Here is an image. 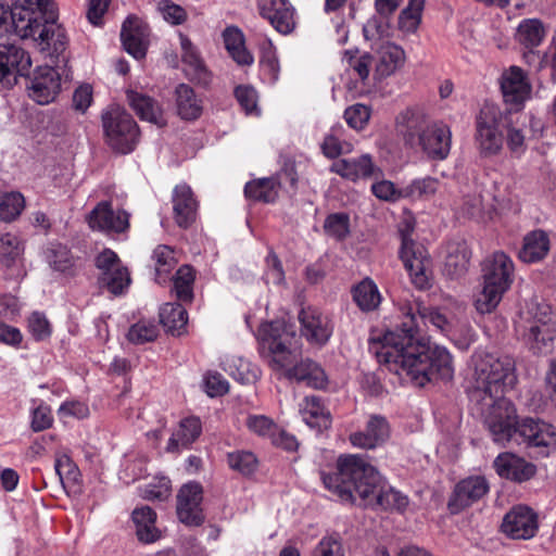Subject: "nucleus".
<instances>
[{"label": "nucleus", "mask_w": 556, "mask_h": 556, "mask_svg": "<svg viewBox=\"0 0 556 556\" xmlns=\"http://www.w3.org/2000/svg\"><path fill=\"white\" fill-rule=\"evenodd\" d=\"M472 365L467 394L492 440L502 445L511 441L526 444L543 456L555 451L556 427L531 417L519 420L515 405L503 395L518 381L515 359L478 352L472 356Z\"/></svg>", "instance_id": "1"}, {"label": "nucleus", "mask_w": 556, "mask_h": 556, "mask_svg": "<svg viewBox=\"0 0 556 556\" xmlns=\"http://www.w3.org/2000/svg\"><path fill=\"white\" fill-rule=\"evenodd\" d=\"M376 357L390 371L405 376L417 387H425L433 380H451L454 375L448 351L432 346L418 336L416 316L413 314L405 316L399 330L384 334Z\"/></svg>", "instance_id": "2"}, {"label": "nucleus", "mask_w": 556, "mask_h": 556, "mask_svg": "<svg viewBox=\"0 0 556 556\" xmlns=\"http://www.w3.org/2000/svg\"><path fill=\"white\" fill-rule=\"evenodd\" d=\"M321 480L342 503L397 511L408 506V497L387 485L379 471L358 455H340L336 471H323Z\"/></svg>", "instance_id": "3"}, {"label": "nucleus", "mask_w": 556, "mask_h": 556, "mask_svg": "<svg viewBox=\"0 0 556 556\" xmlns=\"http://www.w3.org/2000/svg\"><path fill=\"white\" fill-rule=\"evenodd\" d=\"M261 353L270 358L274 369L288 368L286 376L307 387L321 389L327 383L324 369L314 361L306 358L298 363L301 344L292 326L283 320L264 323L257 331Z\"/></svg>", "instance_id": "4"}, {"label": "nucleus", "mask_w": 556, "mask_h": 556, "mask_svg": "<svg viewBox=\"0 0 556 556\" xmlns=\"http://www.w3.org/2000/svg\"><path fill=\"white\" fill-rule=\"evenodd\" d=\"M58 11L53 0H48L33 11L28 8L17 7L10 12H2L0 16V35L11 30L22 39L34 38L52 48L53 52L61 53L67 42L65 33L56 25Z\"/></svg>", "instance_id": "5"}, {"label": "nucleus", "mask_w": 556, "mask_h": 556, "mask_svg": "<svg viewBox=\"0 0 556 556\" xmlns=\"http://www.w3.org/2000/svg\"><path fill=\"white\" fill-rule=\"evenodd\" d=\"M404 143L419 148L431 160H445L451 151L452 132L443 122L431 119L422 110L407 108L395 119Z\"/></svg>", "instance_id": "6"}, {"label": "nucleus", "mask_w": 556, "mask_h": 556, "mask_svg": "<svg viewBox=\"0 0 556 556\" xmlns=\"http://www.w3.org/2000/svg\"><path fill=\"white\" fill-rule=\"evenodd\" d=\"M514 264L504 252H494L482 264L483 287L475 305L479 313L488 314L496 308L503 294L513 282Z\"/></svg>", "instance_id": "7"}, {"label": "nucleus", "mask_w": 556, "mask_h": 556, "mask_svg": "<svg viewBox=\"0 0 556 556\" xmlns=\"http://www.w3.org/2000/svg\"><path fill=\"white\" fill-rule=\"evenodd\" d=\"M102 126L109 146L119 153L131 152L138 143L139 127L132 116L119 105H110L102 113Z\"/></svg>", "instance_id": "8"}, {"label": "nucleus", "mask_w": 556, "mask_h": 556, "mask_svg": "<svg viewBox=\"0 0 556 556\" xmlns=\"http://www.w3.org/2000/svg\"><path fill=\"white\" fill-rule=\"evenodd\" d=\"M413 230L414 225L410 219H404L399 229L402 241L400 257L415 287L426 289L429 287L428 273L431 261L427 249L410 238Z\"/></svg>", "instance_id": "9"}, {"label": "nucleus", "mask_w": 556, "mask_h": 556, "mask_svg": "<svg viewBox=\"0 0 556 556\" xmlns=\"http://www.w3.org/2000/svg\"><path fill=\"white\" fill-rule=\"evenodd\" d=\"M504 113L494 104L485 103L476 118V142L480 154L484 157L501 152L504 136L501 127L505 125Z\"/></svg>", "instance_id": "10"}, {"label": "nucleus", "mask_w": 556, "mask_h": 556, "mask_svg": "<svg viewBox=\"0 0 556 556\" xmlns=\"http://www.w3.org/2000/svg\"><path fill=\"white\" fill-rule=\"evenodd\" d=\"M31 60L28 53L16 45H0V87L11 88L17 76L29 73Z\"/></svg>", "instance_id": "11"}, {"label": "nucleus", "mask_w": 556, "mask_h": 556, "mask_svg": "<svg viewBox=\"0 0 556 556\" xmlns=\"http://www.w3.org/2000/svg\"><path fill=\"white\" fill-rule=\"evenodd\" d=\"M203 489L198 482L184 484L177 494L176 513L178 520L187 527H199L204 520L201 503Z\"/></svg>", "instance_id": "12"}, {"label": "nucleus", "mask_w": 556, "mask_h": 556, "mask_svg": "<svg viewBox=\"0 0 556 556\" xmlns=\"http://www.w3.org/2000/svg\"><path fill=\"white\" fill-rule=\"evenodd\" d=\"M490 485L483 476H470L456 483L447 502L451 514H459L489 492Z\"/></svg>", "instance_id": "13"}, {"label": "nucleus", "mask_w": 556, "mask_h": 556, "mask_svg": "<svg viewBox=\"0 0 556 556\" xmlns=\"http://www.w3.org/2000/svg\"><path fill=\"white\" fill-rule=\"evenodd\" d=\"M298 320L301 326V337L305 338L309 344L323 346L329 341L332 326L329 318L318 308L312 306L301 308Z\"/></svg>", "instance_id": "14"}, {"label": "nucleus", "mask_w": 556, "mask_h": 556, "mask_svg": "<svg viewBox=\"0 0 556 556\" xmlns=\"http://www.w3.org/2000/svg\"><path fill=\"white\" fill-rule=\"evenodd\" d=\"M538 529V515L532 508L525 505L514 506L502 522L503 532L515 540L531 539Z\"/></svg>", "instance_id": "15"}, {"label": "nucleus", "mask_w": 556, "mask_h": 556, "mask_svg": "<svg viewBox=\"0 0 556 556\" xmlns=\"http://www.w3.org/2000/svg\"><path fill=\"white\" fill-rule=\"evenodd\" d=\"M260 15L281 35L295 28L294 8L289 0H256Z\"/></svg>", "instance_id": "16"}, {"label": "nucleus", "mask_w": 556, "mask_h": 556, "mask_svg": "<svg viewBox=\"0 0 556 556\" xmlns=\"http://www.w3.org/2000/svg\"><path fill=\"white\" fill-rule=\"evenodd\" d=\"M179 38L185 75L190 81L204 88L208 87L213 80V74L205 65L200 51L186 35L180 34Z\"/></svg>", "instance_id": "17"}, {"label": "nucleus", "mask_w": 556, "mask_h": 556, "mask_svg": "<svg viewBox=\"0 0 556 556\" xmlns=\"http://www.w3.org/2000/svg\"><path fill=\"white\" fill-rule=\"evenodd\" d=\"M501 90L505 103L513 105L515 110H519L530 96L531 85L522 68L510 66L501 76Z\"/></svg>", "instance_id": "18"}, {"label": "nucleus", "mask_w": 556, "mask_h": 556, "mask_svg": "<svg viewBox=\"0 0 556 556\" xmlns=\"http://www.w3.org/2000/svg\"><path fill=\"white\" fill-rule=\"evenodd\" d=\"M90 228L106 232H124L129 227V214L126 211H113L111 203L100 202L87 217Z\"/></svg>", "instance_id": "19"}, {"label": "nucleus", "mask_w": 556, "mask_h": 556, "mask_svg": "<svg viewBox=\"0 0 556 556\" xmlns=\"http://www.w3.org/2000/svg\"><path fill=\"white\" fill-rule=\"evenodd\" d=\"M149 26L135 15L128 16L123 23L121 39L125 50L135 59H142L149 46Z\"/></svg>", "instance_id": "20"}, {"label": "nucleus", "mask_w": 556, "mask_h": 556, "mask_svg": "<svg viewBox=\"0 0 556 556\" xmlns=\"http://www.w3.org/2000/svg\"><path fill=\"white\" fill-rule=\"evenodd\" d=\"M517 325H536L543 327L542 341L547 342L556 336V313L552 306L543 301L532 299L527 302L526 307L520 312V320Z\"/></svg>", "instance_id": "21"}, {"label": "nucleus", "mask_w": 556, "mask_h": 556, "mask_svg": "<svg viewBox=\"0 0 556 556\" xmlns=\"http://www.w3.org/2000/svg\"><path fill=\"white\" fill-rule=\"evenodd\" d=\"M389 421L382 415H370L364 431H357L350 435L353 446L371 450L383 444L390 438Z\"/></svg>", "instance_id": "22"}, {"label": "nucleus", "mask_w": 556, "mask_h": 556, "mask_svg": "<svg viewBox=\"0 0 556 556\" xmlns=\"http://www.w3.org/2000/svg\"><path fill=\"white\" fill-rule=\"evenodd\" d=\"M60 88V74L51 66H41L36 71L28 90L37 103L48 104L55 99Z\"/></svg>", "instance_id": "23"}, {"label": "nucleus", "mask_w": 556, "mask_h": 556, "mask_svg": "<svg viewBox=\"0 0 556 556\" xmlns=\"http://www.w3.org/2000/svg\"><path fill=\"white\" fill-rule=\"evenodd\" d=\"M494 468L502 478L523 482L530 480L536 472V467L513 453H502L494 460Z\"/></svg>", "instance_id": "24"}, {"label": "nucleus", "mask_w": 556, "mask_h": 556, "mask_svg": "<svg viewBox=\"0 0 556 556\" xmlns=\"http://www.w3.org/2000/svg\"><path fill=\"white\" fill-rule=\"evenodd\" d=\"M135 534L142 544H153L163 538V531L156 525L157 515L149 506L136 507L131 513Z\"/></svg>", "instance_id": "25"}, {"label": "nucleus", "mask_w": 556, "mask_h": 556, "mask_svg": "<svg viewBox=\"0 0 556 556\" xmlns=\"http://www.w3.org/2000/svg\"><path fill=\"white\" fill-rule=\"evenodd\" d=\"M330 172L352 181L370 178L381 173L379 167L372 163L369 154H363L357 159L339 160L332 163Z\"/></svg>", "instance_id": "26"}, {"label": "nucleus", "mask_w": 556, "mask_h": 556, "mask_svg": "<svg viewBox=\"0 0 556 556\" xmlns=\"http://www.w3.org/2000/svg\"><path fill=\"white\" fill-rule=\"evenodd\" d=\"M198 203L191 188L187 185L176 186L173 192V211L176 224L188 228L197 217Z\"/></svg>", "instance_id": "27"}, {"label": "nucleus", "mask_w": 556, "mask_h": 556, "mask_svg": "<svg viewBox=\"0 0 556 556\" xmlns=\"http://www.w3.org/2000/svg\"><path fill=\"white\" fill-rule=\"evenodd\" d=\"M126 98L128 104L140 119L150 122L157 126H163L165 124L163 110L159 102L152 97L135 90H127Z\"/></svg>", "instance_id": "28"}, {"label": "nucleus", "mask_w": 556, "mask_h": 556, "mask_svg": "<svg viewBox=\"0 0 556 556\" xmlns=\"http://www.w3.org/2000/svg\"><path fill=\"white\" fill-rule=\"evenodd\" d=\"M202 432L201 420L198 417H187L179 421L178 428L172 433L166 451L178 453L189 448Z\"/></svg>", "instance_id": "29"}, {"label": "nucleus", "mask_w": 556, "mask_h": 556, "mask_svg": "<svg viewBox=\"0 0 556 556\" xmlns=\"http://www.w3.org/2000/svg\"><path fill=\"white\" fill-rule=\"evenodd\" d=\"M549 249L551 241L547 232L536 229L525 236L519 258L525 263H536L546 257Z\"/></svg>", "instance_id": "30"}, {"label": "nucleus", "mask_w": 556, "mask_h": 556, "mask_svg": "<svg viewBox=\"0 0 556 556\" xmlns=\"http://www.w3.org/2000/svg\"><path fill=\"white\" fill-rule=\"evenodd\" d=\"M175 108L178 116L185 121L198 119L203 111L202 101L187 84H179L174 91Z\"/></svg>", "instance_id": "31"}, {"label": "nucleus", "mask_w": 556, "mask_h": 556, "mask_svg": "<svg viewBox=\"0 0 556 556\" xmlns=\"http://www.w3.org/2000/svg\"><path fill=\"white\" fill-rule=\"evenodd\" d=\"M300 412L303 421L317 432L327 430L331 426V414L317 396H306Z\"/></svg>", "instance_id": "32"}, {"label": "nucleus", "mask_w": 556, "mask_h": 556, "mask_svg": "<svg viewBox=\"0 0 556 556\" xmlns=\"http://www.w3.org/2000/svg\"><path fill=\"white\" fill-rule=\"evenodd\" d=\"M379 60L376 64L375 77L386 78L394 74L405 61L404 50L391 42L381 45L378 50Z\"/></svg>", "instance_id": "33"}, {"label": "nucleus", "mask_w": 556, "mask_h": 556, "mask_svg": "<svg viewBox=\"0 0 556 556\" xmlns=\"http://www.w3.org/2000/svg\"><path fill=\"white\" fill-rule=\"evenodd\" d=\"M471 252L465 241L451 242L447 245L444 270L452 277L463 276L469 268Z\"/></svg>", "instance_id": "34"}, {"label": "nucleus", "mask_w": 556, "mask_h": 556, "mask_svg": "<svg viewBox=\"0 0 556 556\" xmlns=\"http://www.w3.org/2000/svg\"><path fill=\"white\" fill-rule=\"evenodd\" d=\"M544 36L545 29L540 20L528 18L523 20L519 24L516 33V39L521 46L529 49L528 53H525V58L527 60L535 58L533 48L538 47L542 42Z\"/></svg>", "instance_id": "35"}, {"label": "nucleus", "mask_w": 556, "mask_h": 556, "mask_svg": "<svg viewBox=\"0 0 556 556\" xmlns=\"http://www.w3.org/2000/svg\"><path fill=\"white\" fill-rule=\"evenodd\" d=\"M160 320L172 334L180 336L188 321V313L180 303H166L160 309Z\"/></svg>", "instance_id": "36"}, {"label": "nucleus", "mask_w": 556, "mask_h": 556, "mask_svg": "<svg viewBox=\"0 0 556 556\" xmlns=\"http://www.w3.org/2000/svg\"><path fill=\"white\" fill-rule=\"evenodd\" d=\"M279 182L276 178H260L250 181L244 187L247 198L264 203H271L278 197Z\"/></svg>", "instance_id": "37"}, {"label": "nucleus", "mask_w": 556, "mask_h": 556, "mask_svg": "<svg viewBox=\"0 0 556 556\" xmlns=\"http://www.w3.org/2000/svg\"><path fill=\"white\" fill-rule=\"evenodd\" d=\"M353 300L364 312H370L378 307L381 302L380 292L376 283L366 278L352 289Z\"/></svg>", "instance_id": "38"}, {"label": "nucleus", "mask_w": 556, "mask_h": 556, "mask_svg": "<svg viewBox=\"0 0 556 556\" xmlns=\"http://www.w3.org/2000/svg\"><path fill=\"white\" fill-rule=\"evenodd\" d=\"M543 327L536 325H517V331L521 333L523 341L534 354H547L553 350L556 336L544 342Z\"/></svg>", "instance_id": "39"}, {"label": "nucleus", "mask_w": 556, "mask_h": 556, "mask_svg": "<svg viewBox=\"0 0 556 556\" xmlns=\"http://www.w3.org/2000/svg\"><path fill=\"white\" fill-rule=\"evenodd\" d=\"M194 278V270L189 265L179 267L173 277V292L180 302H192Z\"/></svg>", "instance_id": "40"}, {"label": "nucleus", "mask_w": 556, "mask_h": 556, "mask_svg": "<svg viewBox=\"0 0 556 556\" xmlns=\"http://www.w3.org/2000/svg\"><path fill=\"white\" fill-rule=\"evenodd\" d=\"M152 260L154 261L155 281L157 283L165 282L177 263L174 250L165 244L157 245L153 251Z\"/></svg>", "instance_id": "41"}, {"label": "nucleus", "mask_w": 556, "mask_h": 556, "mask_svg": "<svg viewBox=\"0 0 556 556\" xmlns=\"http://www.w3.org/2000/svg\"><path fill=\"white\" fill-rule=\"evenodd\" d=\"M225 370L235 380L239 381L242 384L254 383L261 377L260 368L242 358L231 359L227 362Z\"/></svg>", "instance_id": "42"}, {"label": "nucleus", "mask_w": 556, "mask_h": 556, "mask_svg": "<svg viewBox=\"0 0 556 556\" xmlns=\"http://www.w3.org/2000/svg\"><path fill=\"white\" fill-rule=\"evenodd\" d=\"M98 282L100 287L106 288L111 293L118 295L130 283V276L128 269L123 266L115 267L114 270L105 273L104 276H99Z\"/></svg>", "instance_id": "43"}, {"label": "nucleus", "mask_w": 556, "mask_h": 556, "mask_svg": "<svg viewBox=\"0 0 556 556\" xmlns=\"http://www.w3.org/2000/svg\"><path fill=\"white\" fill-rule=\"evenodd\" d=\"M23 247L18 238L12 233H5L0 238V262L7 268L15 265L21 257Z\"/></svg>", "instance_id": "44"}, {"label": "nucleus", "mask_w": 556, "mask_h": 556, "mask_svg": "<svg viewBox=\"0 0 556 556\" xmlns=\"http://www.w3.org/2000/svg\"><path fill=\"white\" fill-rule=\"evenodd\" d=\"M505 116V125L504 128L507 130L506 135V143L507 148L511 152V154L516 156H520L525 153L527 149L526 144V136L523 130L514 125L511 114H504Z\"/></svg>", "instance_id": "45"}, {"label": "nucleus", "mask_w": 556, "mask_h": 556, "mask_svg": "<svg viewBox=\"0 0 556 556\" xmlns=\"http://www.w3.org/2000/svg\"><path fill=\"white\" fill-rule=\"evenodd\" d=\"M25 207V199L20 192H10L0 201V219L12 222L17 218Z\"/></svg>", "instance_id": "46"}, {"label": "nucleus", "mask_w": 556, "mask_h": 556, "mask_svg": "<svg viewBox=\"0 0 556 556\" xmlns=\"http://www.w3.org/2000/svg\"><path fill=\"white\" fill-rule=\"evenodd\" d=\"M227 462L232 470L244 476L252 475L257 468V458L252 452L248 451L228 453Z\"/></svg>", "instance_id": "47"}, {"label": "nucleus", "mask_w": 556, "mask_h": 556, "mask_svg": "<svg viewBox=\"0 0 556 556\" xmlns=\"http://www.w3.org/2000/svg\"><path fill=\"white\" fill-rule=\"evenodd\" d=\"M438 185L439 181L432 177L416 179L402 189V194L412 199L429 198L437 192Z\"/></svg>", "instance_id": "48"}, {"label": "nucleus", "mask_w": 556, "mask_h": 556, "mask_svg": "<svg viewBox=\"0 0 556 556\" xmlns=\"http://www.w3.org/2000/svg\"><path fill=\"white\" fill-rule=\"evenodd\" d=\"M157 326L152 321L139 320L134 324L128 332L127 339L134 344H143L154 341L157 337Z\"/></svg>", "instance_id": "49"}, {"label": "nucleus", "mask_w": 556, "mask_h": 556, "mask_svg": "<svg viewBox=\"0 0 556 556\" xmlns=\"http://www.w3.org/2000/svg\"><path fill=\"white\" fill-rule=\"evenodd\" d=\"M324 230L338 240L344 239L350 232V217L346 213H333L326 217Z\"/></svg>", "instance_id": "50"}, {"label": "nucleus", "mask_w": 556, "mask_h": 556, "mask_svg": "<svg viewBox=\"0 0 556 556\" xmlns=\"http://www.w3.org/2000/svg\"><path fill=\"white\" fill-rule=\"evenodd\" d=\"M54 470L63 486L77 483L80 477L77 466L67 455L56 457Z\"/></svg>", "instance_id": "51"}, {"label": "nucleus", "mask_w": 556, "mask_h": 556, "mask_svg": "<svg viewBox=\"0 0 556 556\" xmlns=\"http://www.w3.org/2000/svg\"><path fill=\"white\" fill-rule=\"evenodd\" d=\"M313 556H344L341 535L338 532L324 535L314 548Z\"/></svg>", "instance_id": "52"}, {"label": "nucleus", "mask_w": 556, "mask_h": 556, "mask_svg": "<svg viewBox=\"0 0 556 556\" xmlns=\"http://www.w3.org/2000/svg\"><path fill=\"white\" fill-rule=\"evenodd\" d=\"M156 11L172 25H181L188 17L186 10L170 0H160L156 3Z\"/></svg>", "instance_id": "53"}, {"label": "nucleus", "mask_w": 556, "mask_h": 556, "mask_svg": "<svg viewBox=\"0 0 556 556\" xmlns=\"http://www.w3.org/2000/svg\"><path fill=\"white\" fill-rule=\"evenodd\" d=\"M425 0H409L407 7L401 12L400 23L407 30H414L420 23Z\"/></svg>", "instance_id": "54"}, {"label": "nucleus", "mask_w": 556, "mask_h": 556, "mask_svg": "<svg viewBox=\"0 0 556 556\" xmlns=\"http://www.w3.org/2000/svg\"><path fill=\"white\" fill-rule=\"evenodd\" d=\"M346 123L354 129H363L370 118V108L356 103L349 106L344 112Z\"/></svg>", "instance_id": "55"}, {"label": "nucleus", "mask_w": 556, "mask_h": 556, "mask_svg": "<svg viewBox=\"0 0 556 556\" xmlns=\"http://www.w3.org/2000/svg\"><path fill=\"white\" fill-rule=\"evenodd\" d=\"M28 330L31 336L41 341L50 337L51 326L47 317L38 312H34L28 318Z\"/></svg>", "instance_id": "56"}, {"label": "nucleus", "mask_w": 556, "mask_h": 556, "mask_svg": "<svg viewBox=\"0 0 556 556\" xmlns=\"http://www.w3.org/2000/svg\"><path fill=\"white\" fill-rule=\"evenodd\" d=\"M247 427L250 431L261 437L273 435L276 431V425L271 419L264 415H251L247 419Z\"/></svg>", "instance_id": "57"}, {"label": "nucleus", "mask_w": 556, "mask_h": 556, "mask_svg": "<svg viewBox=\"0 0 556 556\" xmlns=\"http://www.w3.org/2000/svg\"><path fill=\"white\" fill-rule=\"evenodd\" d=\"M372 193L380 200L395 202L401 198L402 189H396L394 184L390 180H380L371 186Z\"/></svg>", "instance_id": "58"}, {"label": "nucleus", "mask_w": 556, "mask_h": 556, "mask_svg": "<svg viewBox=\"0 0 556 556\" xmlns=\"http://www.w3.org/2000/svg\"><path fill=\"white\" fill-rule=\"evenodd\" d=\"M53 417L48 405L40 404L33 410L30 427L33 431L39 432L52 426Z\"/></svg>", "instance_id": "59"}, {"label": "nucleus", "mask_w": 556, "mask_h": 556, "mask_svg": "<svg viewBox=\"0 0 556 556\" xmlns=\"http://www.w3.org/2000/svg\"><path fill=\"white\" fill-rule=\"evenodd\" d=\"M235 97L248 114L256 110L257 94L254 88L250 86H238L235 89Z\"/></svg>", "instance_id": "60"}, {"label": "nucleus", "mask_w": 556, "mask_h": 556, "mask_svg": "<svg viewBox=\"0 0 556 556\" xmlns=\"http://www.w3.org/2000/svg\"><path fill=\"white\" fill-rule=\"evenodd\" d=\"M94 265L100 270L99 276H104L105 273L114 270L115 267L121 266L122 262L114 251L104 249L97 255Z\"/></svg>", "instance_id": "61"}, {"label": "nucleus", "mask_w": 556, "mask_h": 556, "mask_svg": "<svg viewBox=\"0 0 556 556\" xmlns=\"http://www.w3.org/2000/svg\"><path fill=\"white\" fill-rule=\"evenodd\" d=\"M206 393L214 397L220 396L228 392L229 386L226 379L218 372H208L205 376Z\"/></svg>", "instance_id": "62"}, {"label": "nucleus", "mask_w": 556, "mask_h": 556, "mask_svg": "<svg viewBox=\"0 0 556 556\" xmlns=\"http://www.w3.org/2000/svg\"><path fill=\"white\" fill-rule=\"evenodd\" d=\"M260 63H261L262 71L266 75H268L269 80L271 83L277 81L278 76H279L280 66H279L277 55L271 48H269L263 52Z\"/></svg>", "instance_id": "63"}, {"label": "nucleus", "mask_w": 556, "mask_h": 556, "mask_svg": "<svg viewBox=\"0 0 556 556\" xmlns=\"http://www.w3.org/2000/svg\"><path fill=\"white\" fill-rule=\"evenodd\" d=\"M460 211L468 217H478L483 212V199L478 192L467 194L463 199Z\"/></svg>", "instance_id": "64"}]
</instances>
